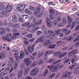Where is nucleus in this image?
<instances>
[{
  "label": "nucleus",
  "mask_w": 79,
  "mask_h": 79,
  "mask_svg": "<svg viewBox=\"0 0 79 79\" xmlns=\"http://www.w3.org/2000/svg\"><path fill=\"white\" fill-rule=\"evenodd\" d=\"M24 61L25 64L27 66H29L31 64V62L29 58H26L24 60Z\"/></svg>",
  "instance_id": "1a4fd4ad"
},
{
  "label": "nucleus",
  "mask_w": 79,
  "mask_h": 79,
  "mask_svg": "<svg viewBox=\"0 0 79 79\" xmlns=\"http://www.w3.org/2000/svg\"><path fill=\"white\" fill-rule=\"evenodd\" d=\"M52 53V51H46L45 53V56H44V60H47V59L48 56L50 54Z\"/></svg>",
  "instance_id": "9b49d317"
},
{
  "label": "nucleus",
  "mask_w": 79,
  "mask_h": 79,
  "mask_svg": "<svg viewBox=\"0 0 79 79\" xmlns=\"http://www.w3.org/2000/svg\"><path fill=\"white\" fill-rule=\"evenodd\" d=\"M14 27H15V28H18L19 26V23H17L16 25L14 24Z\"/></svg>",
  "instance_id": "864d4df0"
},
{
  "label": "nucleus",
  "mask_w": 79,
  "mask_h": 79,
  "mask_svg": "<svg viewBox=\"0 0 79 79\" xmlns=\"http://www.w3.org/2000/svg\"><path fill=\"white\" fill-rule=\"evenodd\" d=\"M12 8L13 7H12V6L10 4H8L6 6V10L8 12H10V11H11Z\"/></svg>",
  "instance_id": "9d476101"
},
{
  "label": "nucleus",
  "mask_w": 79,
  "mask_h": 79,
  "mask_svg": "<svg viewBox=\"0 0 79 79\" xmlns=\"http://www.w3.org/2000/svg\"><path fill=\"white\" fill-rule=\"evenodd\" d=\"M48 68H49L50 71H52V72L55 71L58 69V67L57 66H54L52 65H51L50 66H48Z\"/></svg>",
  "instance_id": "39448f33"
},
{
  "label": "nucleus",
  "mask_w": 79,
  "mask_h": 79,
  "mask_svg": "<svg viewBox=\"0 0 79 79\" xmlns=\"http://www.w3.org/2000/svg\"><path fill=\"white\" fill-rule=\"evenodd\" d=\"M75 67V65L74 64H73L69 67V69L70 70H73V69Z\"/></svg>",
  "instance_id": "f704fd0d"
},
{
  "label": "nucleus",
  "mask_w": 79,
  "mask_h": 79,
  "mask_svg": "<svg viewBox=\"0 0 79 79\" xmlns=\"http://www.w3.org/2000/svg\"><path fill=\"white\" fill-rule=\"evenodd\" d=\"M39 71V69L38 68H35L30 71V74L31 76H35V75L37 74Z\"/></svg>",
  "instance_id": "f03ea898"
},
{
  "label": "nucleus",
  "mask_w": 79,
  "mask_h": 79,
  "mask_svg": "<svg viewBox=\"0 0 79 79\" xmlns=\"http://www.w3.org/2000/svg\"><path fill=\"white\" fill-rule=\"evenodd\" d=\"M39 29V26H38L35 28H33L31 31V33H34L37 30Z\"/></svg>",
  "instance_id": "aec40b11"
},
{
  "label": "nucleus",
  "mask_w": 79,
  "mask_h": 79,
  "mask_svg": "<svg viewBox=\"0 0 79 79\" xmlns=\"http://www.w3.org/2000/svg\"><path fill=\"white\" fill-rule=\"evenodd\" d=\"M8 74V72L6 71H4L1 73H0V77L2 76H4V75H6Z\"/></svg>",
  "instance_id": "a878e982"
},
{
  "label": "nucleus",
  "mask_w": 79,
  "mask_h": 79,
  "mask_svg": "<svg viewBox=\"0 0 79 79\" xmlns=\"http://www.w3.org/2000/svg\"><path fill=\"white\" fill-rule=\"evenodd\" d=\"M32 77L29 76L26 77L24 79H32Z\"/></svg>",
  "instance_id": "603ef678"
},
{
  "label": "nucleus",
  "mask_w": 79,
  "mask_h": 79,
  "mask_svg": "<svg viewBox=\"0 0 79 79\" xmlns=\"http://www.w3.org/2000/svg\"><path fill=\"white\" fill-rule=\"evenodd\" d=\"M62 31L64 33H66L68 31V28H64L62 30Z\"/></svg>",
  "instance_id": "09e8293b"
},
{
  "label": "nucleus",
  "mask_w": 79,
  "mask_h": 79,
  "mask_svg": "<svg viewBox=\"0 0 79 79\" xmlns=\"http://www.w3.org/2000/svg\"><path fill=\"white\" fill-rule=\"evenodd\" d=\"M11 35H12V34L11 33H8L6 35V37H10V36H11Z\"/></svg>",
  "instance_id": "69168bd1"
},
{
  "label": "nucleus",
  "mask_w": 79,
  "mask_h": 79,
  "mask_svg": "<svg viewBox=\"0 0 79 79\" xmlns=\"http://www.w3.org/2000/svg\"><path fill=\"white\" fill-rule=\"evenodd\" d=\"M47 61L48 63H52V62L54 61V60L52 59H50V60H48Z\"/></svg>",
  "instance_id": "13d9d810"
},
{
  "label": "nucleus",
  "mask_w": 79,
  "mask_h": 79,
  "mask_svg": "<svg viewBox=\"0 0 79 79\" xmlns=\"http://www.w3.org/2000/svg\"><path fill=\"white\" fill-rule=\"evenodd\" d=\"M75 60H76V56H73L72 57L70 61H71L72 63H74V62L75 61Z\"/></svg>",
  "instance_id": "bb28decb"
},
{
  "label": "nucleus",
  "mask_w": 79,
  "mask_h": 79,
  "mask_svg": "<svg viewBox=\"0 0 79 79\" xmlns=\"http://www.w3.org/2000/svg\"><path fill=\"white\" fill-rule=\"evenodd\" d=\"M14 52H15V53H14V55H18L19 54V51H18V50H15Z\"/></svg>",
  "instance_id": "a19ab883"
},
{
  "label": "nucleus",
  "mask_w": 79,
  "mask_h": 79,
  "mask_svg": "<svg viewBox=\"0 0 79 79\" xmlns=\"http://www.w3.org/2000/svg\"><path fill=\"white\" fill-rule=\"evenodd\" d=\"M42 55H43V53H39L38 55V58H40L41 56H42Z\"/></svg>",
  "instance_id": "338daca9"
},
{
  "label": "nucleus",
  "mask_w": 79,
  "mask_h": 79,
  "mask_svg": "<svg viewBox=\"0 0 79 79\" xmlns=\"http://www.w3.org/2000/svg\"><path fill=\"white\" fill-rule=\"evenodd\" d=\"M27 37L28 38H32V34H29L27 35Z\"/></svg>",
  "instance_id": "8fccbe9b"
},
{
  "label": "nucleus",
  "mask_w": 79,
  "mask_h": 79,
  "mask_svg": "<svg viewBox=\"0 0 79 79\" xmlns=\"http://www.w3.org/2000/svg\"><path fill=\"white\" fill-rule=\"evenodd\" d=\"M25 54L24 53V51H21V54L20 55V56H15V57L17 61H19V59H22L24 56Z\"/></svg>",
  "instance_id": "f257e3e1"
},
{
  "label": "nucleus",
  "mask_w": 79,
  "mask_h": 79,
  "mask_svg": "<svg viewBox=\"0 0 79 79\" xmlns=\"http://www.w3.org/2000/svg\"><path fill=\"white\" fill-rule=\"evenodd\" d=\"M73 36H71L69 37H66L62 38V40H67V41H71V40H73Z\"/></svg>",
  "instance_id": "f8f14e48"
},
{
  "label": "nucleus",
  "mask_w": 79,
  "mask_h": 79,
  "mask_svg": "<svg viewBox=\"0 0 79 79\" xmlns=\"http://www.w3.org/2000/svg\"><path fill=\"white\" fill-rule=\"evenodd\" d=\"M34 25L33 23H31L29 26L27 27V28H30V27H33Z\"/></svg>",
  "instance_id": "052dcab7"
},
{
  "label": "nucleus",
  "mask_w": 79,
  "mask_h": 79,
  "mask_svg": "<svg viewBox=\"0 0 79 79\" xmlns=\"http://www.w3.org/2000/svg\"><path fill=\"white\" fill-rule=\"evenodd\" d=\"M66 23V19L65 18H64L62 20V23L63 24H65Z\"/></svg>",
  "instance_id": "6e6d98bb"
},
{
  "label": "nucleus",
  "mask_w": 79,
  "mask_h": 79,
  "mask_svg": "<svg viewBox=\"0 0 79 79\" xmlns=\"http://www.w3.org/2000/svg\"><path fill=\"white\" fill-rule=\"evenodd\" d=\"M57 21L56 20H54L53 21H52V23L53 24H54V25H57Z\"/></svg>",
  "instance_id": "5fc2aeb1"
},
{
  "label": "nucleus",
  "mask_w": 79,
  "mask_h": 79,
  "mask_svg": "<svg viewBox=\"0 0 79 79\" xmlns=\"http://www.w3.org/2000/svg\"><path fill=\"white\" fill-rule=\"evenodd\" d=\"M77 49H76V50L73 51L72 52H70L68 54V55L69 56H72V55H74V54H75L76 53V51H77Z\"/></svg>",
  "instance_id": "a211bd4d"
},
{
  "label": "nucleus",
  "mask_w": 79,
  "mask_h": 79,
  "mask_svg": "<svg viewBox=\"0 0 79 79\" xmlns=\"http://www.w3.org/2000/svg\"><path fill=\"white\" fill-rule=\"evenodd\" d=\"M25 12H26V13L28 14V15H31L32 14V12H31V11H30L29 10L27 9H25Z\"/></svg>",
  "instance_id": "412c9836"
},
{
  "label": "nucleus",
  "mask_w": 79,
  "mask_h": 79,
  "mask_svg": "<svg viewBox=\"0 0 79 79\" xmlns=\"http://www.w3.org/2000/svg\"><path fill=\"white\" fill-rule=\"evenodd\" d=\"M60 30H57L55 31V34L56 35H59L60 34Z\"/></svg>",
  "instance_id": "c85d7f7f"
},
{
  "label": "nucleus",
  "mask_w": 79,
  "mask_h": 79,
  "mask_svg": "<svg viewBox=\"0 0 79 79\" xmlns=\"http://www.w3.org/2000/svg\"><path fill=\"white\" fill-rule=\"evenodd\" d=\"M29 9L31 10V11H34L35 10V7L31 6H30L29 8Z\"/></svg>",
  "instance_id": "de8ad7c7"
},
{
  "label": "nucleus",
  "mask_w": 79,
  "mask_h": 79,
  "mask_svg": "<svg viewBox=\"0 0 79 79\" xmlns=\"http://www.w3.org/2000/svg\"><path fill=\"white\" fill-rule=\"evenodd\" d=\"M29 25H30V23L27 22L22 24V26H23V27H27L28 26H29Z\"/></svg>",
  "instance_id": "5701e85b"
},
{
  "label": "nucleus",
  "mask_w": 79,
  "mask_h": 79,
  "mask_svg": "<svg viewBox=\"0 0 79 79\" xmlns=\"http://www.w3.org/2000/svg\"><path fill=\"white\" fill-rule=\"evenodd\" d=\"M26 6V5L24 4H20L17 7V10L18 11H22V10H24L25 7Z\"/></svg>",
  "instance_id": "7ed1b4c3"
},
{
  "label": "nucleus",
  "mask_w": 79,
  "mask_h": 79,
  "mask_svg": "<svg viewBox=\"0 0 79 79\" xmlns=\"http://www.w3.org/2000/svg\"><path fill=\"white\" fill-rule=\"evenodd\" d=\"M76 24V23L75 22V21H73L72 23V26L70 28L71 29H73V28L74 27V26H75V25Z\"/></svg>",
  "instance_id": "2f4dec72"
},
{
  "label": "nucleus",
  "mask_w": 79,
  "mask_h": 79,
  "mask_svg": "<svg viewBox=\"0 0 79 79\" xmlns=\"http://www.w3.org/2000/svg\"><path fill=\"white\" fill-rule=\"evenodd\" d=\"M7 66L8 67L11 68L12 66V63H11V62L10 61H9L8 63Z\"/></svg>",
  "instance_id": "58836bf2"
},
{
  "label": "nucleus",
  "mask_w": 79,
  "mask_h": 79,
  "mask_svg": "<svg viewBox=\"0 0 79 79\" xmlns=\"http://www.w3.org/2000/svg\"><path fill=\"white\" fill-rule=\"evenodd\" d=\"M67 54H68V53L67 52H64L63 53L62 55L61 54V57H63V56H66Z\"/></svg>",
  "instance_id": "4d7b16f0"
},
{
  "label": "nucleus",
  "mask_w": 79,
  "mask_h": 79,
  "mask_svg": "<svg viewBox=\"0 0 79 79\" xmlns=\"http://www.w3.org/2000/svg\"><path fill=\"white\" fill-rule=\"evenodd\" d=\"M76 21V23L77 25H79V18H77L75 19Z\"/></svg>",
  "instance_id": "a18cd8bd"
},
{
  "label": "nucleus",
  "mask_w": 79,
  "mask_h": 79,
  "mask_svg": "<svg viewBox=\"0 0 79 79\" xmlns=\"http://www.w3.org/2000/svg\"><path fill=\"white\" fill-rule=\"evenodd\" d=\"M30 71V69L28 67H27L24 70V73H27L29 71Z\"/></svg>",
  "instance_id": "cd10ccee"
},
{
  "label": "nucleus",
  "mask_w": 79,
  "mask_h": 79,
  "mask_svg": "<svg viewBox=\"0 0 79 79\" xmlns=\"http://www.w3.org/2000/svg\"><path fill=\"white\" fill-rule=\"evenodd\" d=\"M45 41V39L42 38L40 37L35 42V44H37L39 42H40L41 43H44V42Z\"/></svg>",
  "instance_id": "0eeeda50"
},
{
  "label": "nucleus",
  "mask_w": 79,
  "mask_h": 79,
  "mask_svg": "<svg viewBox=\"0 0 79 79\" xmlns=\"http://www.w3.org/2000/svg\"><path fill=\"white\" fill-rule=\"evenodd\" d=\"M12 21L13 23H17V17H16V15H12Z\"/></svg>",
  "instance_id": "ddd939ff"
},
{
  "label": "nucleus",
  "mask_w": 79,
  "mask_h": 79,
  "mask_svg": "<svg viewBox=\"0 0 79 79\" xmlns=\"http://www.w3.org/2000/svg\"><path fill=\"white\" fill-rule=\"evenodd\" d=\"M5 34V29L2 27L0 28V34L1 35H4Z\"/></svg>",
  "instance_id": "4468645a"
},
{
  "label": "nucleus",
  "mask_w": 79,
  "mask_h": 79,
  "mask_svg": "<svg viewBox=\"0 0 79 79\" xmlns=\"http://www.w3.org/2000/svg\"><path fill=\"white\" fill-rule=\"evenodd\" d=\"M48 70L46 69L44 73L43 76H46V74L48 73Z\"/></svg>",
  "instance_id": "c9c22d12"
},
{
  "label": "nucleus",
  "mask_w": 79,
  "mask_h": 79,
  "mask_svg": "<svg viewBox=\"0 0 79 79\" xmlns=\"http://www.w3.org/2000/svg\"><path fill=\"white\" fill-rule=\"evenodd\" d=\"M79 71V65H78V67H77L75 69V70L74 71V73L75 74H76Z\"/></svg>",
  "instance_id": "393cba45"
},
{
  "label": "nucleus",
  "mask_w": 79,
  "mask_h": 79,
  "mask_svg": "<svg viewBox=\"0 0 79 79\" xmlns=\"http://www.w3.org/2000/svg\"><path fill=\"white\" fill-rule=\"evenodd\" d=\"M41 10L40 7V6L37 7L35 10V11L33 12L34 15H37V14H39V12H40Z\"/></svg>",
  "instance_id": "6e6552de"
},
{
  "label": "nucleus",
  "mask_w": 79,
  "mask_h": 79,
  "mask_svg": "<svg viewBox=\"0 0 79 79\" xmlns=\"http://www.w3.org/2000/svg\"><path fill=\"white\" fill-rule=\"evenodd\" d=\"M55 76V73H52V74L49 76V78H52L53 77Z\"/></svg>",
  "instance_id": "79ce46f5"
},
{
  "label": "nucleus",
  "mask_w": 79,
  "mask_h": 79,
  "mask_svg": "<svg viewBox=\"0 0 79 79\" xmlns=\"http://www.w3.org/2000/svg\"><path fill=\"white\" fill-rule=\"evenodd\" d=\"M68 21L69 24V23H71L72 22V20L71 18L70 17L68 16Z\"/></svg>",
  "instance_id": "7c9ffc66"
},
{
  "label": "nucleus",
  "mask_w": 79,
  "mask_h": 79,
  "mask_svg": "<svg viewBox=\"0 0 79 79\" xmlns=\"http://www.w3.org/2000/svg\"><path fill=\"white\" fill-rule=\"evenodd\" d=\"M70 59H69V58H68L67 60H65L64 61V64H66V63H68V61H70Z\"/></svg>",
  "instance_id": "680f3d73"
},
{
  "label": "nucleus",
  "mask_w": 79,
  "mask_h": 79,
  "mask_svg": "<svg viewBox=\"0 0 79 79\" xmlns=\"http://www.w3.org/2000/svg\"><path fill=\"white\" fill-rule=\"evenodd\" d=\"M7 38L8 37H7V36H6V37L5 36H4L3 37V40H7Z\"/></svg>",
  "instance_id": "774afa93"
},
{
  "label": "nucleus",
  "mask_w": 79,
  "mask_h": 79,
  "mask_svg": "<svg viewBox=\"0 0 79 79\" xmlns=\"http://www.w3.org/2000/svg\"><path fill=\"white\" fill-rule=\"evenodd\" d=\"M48 33L51 36H52L53 37H55V34L54 32L52 31L49 30L48 31Z\"/></svg>",
  "instance_id": "dca6fc26"
},
{
  "label": "nucleus",
  "mask_w": 79,
  "mask_h": 79,
  "mask_svg": "<svg viewBox=\"0 0 79 79\" xmlns=\"http://www.w3.org/2000/svg\"><path fill=\"white\" fill-rule=\"evenodd\" d=\"M19 22H21V23H23L24 22V21H23V19L21 17H19Z\"/></svg>",
  "instance_id": "3c124183"
},
{
  "label": "nucleus",
  "mask_w": 79,
  "mask_h": 79,
  "mask_svg": "<svg viewBox=\"0 0 79 79\" xmlns=\"http://www.w3.org/2000/svg\"><path fill=\"white\" fill-rule=\"evenodd\" d=\"M15 66L14 67V69H16V68H17V67H18V65L19 64V63L15 61Z\"/></svg>",
  "instance_id": "e433bc0d"
},
{
  "label": "nucleus",
  "mask_w": 79,
  "mask_h": 79,
  "mask_svg": "<svg viewBox=\"0 0 79 79\" xmlns=\"http://www.w3.org/2000/svg\"><path fill=\"white\" fill-rule=\"evenodd\" d=\"M42 23V20H40L38 22V25H40Z\"/></svg>",
  "instance_id": "e2e57ef3"
},
{
  "label": "nucleus",
  "mask_w": 79,
  "mask_h": 79,
  "mask_svg": "<svg viewBox=\"0 0 79 79\" xmlns=\"http://www.w3.org/2000/svg\"><path fill=\"white\" fill-rule=\"evenodd\" d=\"M71 74L72 73H71V72H64V73L62 77V78H67L68 77H69V76H70V75H71Z\"/></svg>",
  "instance_id": "423d86ee"
},
{
  "label": "nucleus",
  "mask_w": 79,
  "mask_h": 79,
  "mask_svg": "<svg viewBox=\"0 0 79 79\" xmlns=\"http://www.w3.org/2000/svg\"><path fill=\"white\" fill-rule=\"evenodd\" d=\"M17 37H16V36L15 35V34L14 33L13 36H11L10 38L12 39H16Z\"/></svg>",
  "instance_id": "37998d69"
},
{
  "label": "nucleus",
  "mask_w": 79,
  "mask_h": 79,
  "mask_svg": "<svg viewBox=\"0 0 79 79\" xmlns=\"http://www.w3.org/2000/svg\"><path fill=\"white\" fill-rule=\"evenodd\" d=\"M49 12L51 15L55 14V11L52 9H51L49 10Z\"/></svg>",
  "instance_id": "c756f323"
},
{
  "label": "nucleus",
  "mask_w": 79,
  "mask_h": 79,
  "mask_svg": "<svg viewBox=\"0 0 79 79\" xmlns=\"http://www.w3.org/2000/svg\"><path fill=\"white\" fill-rule=\"evenodd\" d=\"M55 45H51L49 46V48H55Z\"/></svg>",
  "instance_id": "bf43d9fd"
},
{
  "label": "nucleus",
  "mask_w": 79,
  "mask_h": 79,
  "mask_svg": "<svg viewBox=\"0 0 79 79\" xmlns=\"http://www.w3.org/2000/svg\"><path fill=\"white\" fill-rule=\"evenodd\" d=\"M61 20V18L60 17L58 16L57 17L56 21H57L58 22H60Z\"/></svg>",
  "instance_id": "49530a36"
},
{
  "label": "nucleus",
  "mask_w": 79,
  "mask_h": 79,
  "mask_svg": "<svg viewBox=\"0 0 79 79\" xmlns=\"http://www.w3.org/2000/svg\"><path fill=\"white\" fill-rule=\"evenodd\" d=\"M55 56H59V58H61V52L60 51H59L58 52H56L54 54Z\"/></svg>",
  "instance_id": "2eb2a0df"
},
{
  "label": "nucleus",
  "mask_w": 79,
  "mask_h": 79,
  "mask_svg": "<svg viewBox=\"0 0 79 79\" xmlns=\"http://www.w3.org/2000/svg\"><path fill=\"white\" fill-rule=\"evenodd\" d=\"M5 58V54H0V60H2Z\"/></svg>",
  "instance_id": "72a5a7b5"
},
{
  "label": "nucleus",
  "mask_w": 79,
  "mask_h": 79,
  "mask_svg": "<svg viewBox=\"0 0 79 79\" xmlns=\"http://www.w3.org/2000/svg\"><path fill=\"white\" fill-rule=\"evenodd\" d=\"M77 9V7H76V6H74L72 8V10H73V11H76Z\"/></svg>",
  "instance_id": "0e129e2a"
},
{
  "label": "nucleus",
  "mask_w": 79,
  "mask_h": 79,
  "mask_svg": "<svg viewBox=\"0 0 79 79\" xmlns=\"http://www.w3.org/2000/svg\"><path fill=\"white\" fill-rule=\"evenodd\" d=\"M14 25L13 24V23H9L8 24V27H14Z\"/></svg>",
  "instance_id": "473e14b6"
},
{
  "label": "nucleus",
  "mask_w": 79,
  "mask_h": 79,
  "mask_svg": "<svg viewBox=\"0 0 79 79\" xmlns=\"http://www.w3.org/2000/svg\"><path fill=\"white\" fill-rule=\"evenodd\" d=\"M35 45L33 44L32 45L31 47V45H28L27 47L28 51L29 52H30V53H32V52H34V48L35 47Z\"/></svg>",
  "instance_id": "20e7f679"
},
{
  "label": "nucleus",
  "mask_w": 79,
  "mask_h": 79,
  "mask_svg": "<svg viewBox=\"0 0 79 79\" xmlns=\"http://www.w3.org/2000/svg\"><path fill=\"white\" fill-rule=\"evenodd\" d=\"M15 73H12L9 75V77L11 78V77H13V76H15Z\"/></svg>",
  "instance_id": "ea45409f"
},
{
  "label": "nucleus",
  "mask_w": 79,
  "mask_h": 79,
  "mask_svg": "<svg viewBox=\"0 0 79 79\" xmlns=\"http://www.w3.org/2000/svg\"><path fill=\"white\" fill-rule=\"evenodd\" d=\"M37 64V62H33L30 66V68H33L35 66H36Z\"/></svg>",
  "instance_id": "b1692460"
},
{
  "label": "nucleus",
  "mask_w": 79,
  "mask_h": 79,
  "mask_svg": "<svg viewBox=\"0 0 79 79\" xmlns=\"http://www.w3.org/2000/svg\"><path fill=\"white\" fill-rule=\"evenodd\" d=\"M51 44V41L50 40H48L46 41L43 44V45L46 46V45H48Z\"/></svg>",
  "instance_id": "6ab92c4d"
},
{
  "label": "nucleus",
  "mask_w": 79,
  "mask_h": 79,
  "mask_svg": "<svg viewBox=\"0 0 79 79\" xmlns=\"http://www.w3.org/2000/svg\"><path fill=\"white\" fill-rule=\"evenodd\" d=\"M60 61H61V60L60 59L59 60L57 61H54L53 63V64H57V63H60Z\"/></svg>",
  "instance_id": "c03bdc74"
},
{
  "label": "nucleus",
  "mask_w": 79,
  "mask_h": 79,
  "mask_svg": "<svg viewBox=\"0 0 79 79\" xmlns=\"http://www.w3.org/2000/svg\"><path fill=\"white\" fill-rule=\"evenodd\" d=\"M0 14L1 16H2V17H1V18H3V17H4V16H3L4 15H6L7 14V12L6 11H3L0 13Z\"/></svg>",
  "instance_id": "4be33fe9"
},
{
  "label": "nucleus",
  "mask_w": 79,
  "mask_h": 79,
  "mask_svg": "<svg viewBox=\"0 0 79 79\" xmlns=\"http://www.w3.org/2000/svg\"><path fill=\"white\" fill-rule=\"evenodd\" d=\"M47 25L49 27H50L52 26V22L47 23Z\"/></svg>",
  "instance_id": "4c0bfd02"
},
{
  "label": "nucleus",
  "mask_w": 79,
  "mask_h": 79,
  "mask_svg": "<svg viewBox=\"0 0 79 79\" xmlns=\"http://www.w3.org/2000/svg\"><path fill=\"white\" fill-rule=\"evenodd\" d=\"M23 74V71L21 70L19 71L18 74V77L19 78L22 77Z\"/></svg>",
  "instance_id": "f3484780"
}]
</instances>
